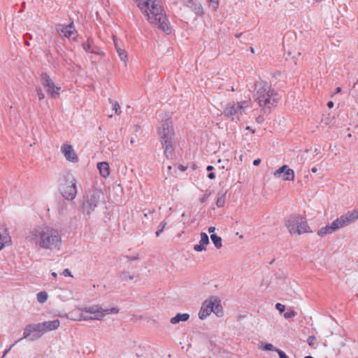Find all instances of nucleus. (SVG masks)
I'll return each instance as SVG.
<instances>
[{
  "mask_svg": "<svg viewBox=\"0 0 358 358\" xmlns=\"http://www.w3.org/2000/svg\"><path fill=\"white\" fill-rule=\"evenodd\" d=\"M26 238L36 246L49 250L59 249L62 244V238L59 231L53 227L45 225L31 229Z\"/></svg>",
  "mask_w": 358,
  "mask_h": 358,
  "instance_id": "f257e3e1",
  "label": "nucleus"
},
{
  "mask_svg": "<svg viewBox=\"0 0 358 358\" xmlns=\"http://www.w3.org/2000/svg\"><path fill=\"white\" fill-rule=\"evenodd\" d=\"M148 21L166 34L171 28L166 15L159 0H134Z\"/></svg>",
  "mask_w": 358,
  "mask_h": 358,
  "instance_id": "f03ea898",
  "label": "nucleus"
},
{
  "mask_svg": "<svg viewBox=\"0 0 358 358\" xmlns=\"http://www.w3.org/2000/svg\"><path fill=\"white\" fill-rule=\"evenodd\" d=\"M254 97L265 113H271L272 108L278 105L280 99L278 92L269 83L264 80L255 83Z\"/></svg>",
  "mask_w": 358,
  "mask_h": 358,
  "instance_id": "7ed1b4c3",
  "label": "nucleus"
},
{
  "mask_svg": "<svg viewBox=\"0 0 358 358\" xmlns=\"http://www.w3.org/2000/svg\"><path fill=\"white\" fill-rule=\"evenodd\" d=\"M79 315L71 317L74 321L103 320L108 315H116L120 309L117 306L103 308L99 304H93L78 308Z\"/></svg>",
  "mask_w": 358,
  "mask_h": 358,
  "instance_id": "20e7f679",
  "label": "nucleus"
},
{
  "mask_svg": "<svg viewBox=\"0 0 358 358\" xmlns=\"http://www.w3.org/2000/svg\"><path fill=\"white\" fill-rule=\"evenodd\" d=\"M158 133L162 147L164 149V154L167 159H170L172 157L173 150L176 146L173 122L171 119H166L162 121Z\"/></svg>",
  "mask_w": 358,
  "mask_h": 358,
  "instance_id": "39448f33",
  "label": "nucleus"
},
{
  "mask_svg": "<svg viewBox=\"0 0 358 358\" xmlns=\"http://www.w3.org/2000/svg\"><path fill=\"white\" fill-rule=\"evenodd\" d=\"M285 226L291 235H301L312 233L306 220L300 215H291L285 222Z\"/></svg>",
  "mask_w": 358,
  "mask_h": 358,
  "instance_id": "423d86ee",
  "label": "nucleus"
},
{
  "mask_svg": "<svg viewBox=\"0 0 358 358\" xmlns=\"http://www.w3.org/2000/svg\"><path fill=\"white\" fill-rule=\"evenodd\" d=\"M250 100H245L239 102H229L224 109V115L234 121L240 120L245 113V110L250 107Z\"/></svg>",
  "mask_w": 358,
  "mask_h": 358,
  "instance_id": "0eeeda50",
  "label": "nucleus"
},
{
  "mask_svg": "<svg viewBox=\"0 0 358 358\" xmlns=\"http://www.w3.org/2000/svg\"><path fill=\"white\" fill-rule=\"evenodd\" d=\"M102 196L101 192L99 189L87 193L81 203L82 213L90 216L98 206Z\"/></svg>",
  "mask_w": 358,
  "mask_h": 358,
  "instance_id": "6e6552de",
  "label": "nucleus"
},
{
  "mask_svg": "<svg viewBox=\"0 0 358 358\" xmlns=\"http://www.w3.org/2000/svg\"><path fill=\"white\" fill-rule=\"evenodd\" d=\"M211 313H213L217 317H222L224 315L220 300L216 297H210L203 303L199 312V317L201 320H204L210 315Z\"/></svg>",
  "mask_w": 358,
  "mask_h": 358,
  "instance_id": "1a4fd4ad",
  "label": "nucleus"
},
{
  "mask_svg": "<svg viewBox=\"0 0 358 358\" xmlns=\"http://www.w3.org/2000/svg\"><path fill=\"white\" fill-rule=\"evenodd\" d=\"M45 334L44 332V330L42 327V325L41 323L38 324H31L27 325L23 331V338H20L18 341H17L14 344H13L10 348L6 350L4 353V355L10 350L11 348H13L15 343L20 341L23 338H28L29 340L31 341H36L39 339L42 336Z\"/></svg>",
  "mask_w": 358,
  "mask_h": 358,
  "instance_id": "9d476101",
  "label": "nucleus"
},
{
  "mask_svg": "<svg viewBox=\"0 0 358 358\" xmlns=\"http://www.w3.org/2000/svg\"><path fill=\"white\" fill-rule=\"evenodd\" d=\"M77 182V180L74 177L70 176L66 180L65 183L62 185L60 191L66 199L71 201L76 198Z\"/></svg>",
  "mask_w": 358,
  "mask_h": 358,
  "instance_id": "9b49d317",
  "label": "nucleus"
},
{
  "mask_svg": "<svg viewBox=\"0 0 358 358\" xmlns=\"http://www.w3.org/2000/svg\"><path fill=\"white\" fill-rule=\"evenodd\" d=\"M41 83L51 98L56 99L59 97L60 87L55 85V83L46 73L42 74Z\"/></svg>",
  "mask_w": 358,
  "mask_h": 358,
  "instance_id": "f8f14e48",
  "label": "nucleus"
},
{
  "mask_svg": "<svg viewBox=\"0 0 358 358\" xmlns=\"http://www.w3.org/2000/svg\"><path fill=\"white\" fill-rule=\"evenodd\" d=\"M358 220V209L347 211L345 214L336 218L341 229L348 227Z\"/></svg>",
  "mask_w": 358,
  "mask_h": 358,
  "instance_id": "ddd939ff",
  "label": "nucleus"
},
{
  "mask_svg": "<svg viewBox=\"0 0 358 358\" xmlns=\"http://www.w3.org/2000/svg\"><path fill=\"white\" fill-rule=\"evenodd\" d=\"M273 176L282 178L283 180L293 181L294 180V171L287 165H283L273 173Z\"/></svg>",
  "mask_w": 358,
  "mask_h": 358,
  "instance_id": "4468645a",
  "label": "nucleus"
},
{
  "mask_svg": "<svg viewBox=\"0 0 358 358\" xmlns=\"http://www.w3.org/2000/svg\"><path fill=\"white\" fill-rule=\"evenodd\" d=\"M57 31L59 33V34L62 37L71 38L74 41L76 39L77 31L73 23L69 24L66 26L59 24L57 26Z\"/></svg>",
  "mask_w": 358,
  "mask_h": 358,
  "instance_id": "2eb2a0df",
  "label": "nucleus"
},
{
  "mask_svg": "<svg viewBox=\"0 0 358 358\" xmlns=\"http://www.w3.org/2000/svg\"><path fill=\"white\" fill-rule=\"evenodd\" d=\"M61 152L67 161L73 163H76L78 162V155L71 145H62L61 147Z\"/></svg>",
  "mask_w": 358,
  "mask_h": 358,
  "instance_id": "dca6fc26",
  "label": "nucleus"
},
{
  "mask_svg": "<svg viewBox=\"0 0 358 358\" xmlns=\"http://www.w3.org/2000/svg\"><path fill=\"white\" fill-rule=\"evenodd\" d=\"M339 229H341V227L336 219L330 224H327L325 227H322L319 229L317 231V234L320 237H324V236L331 234Z\"/></svg>",
  "mask_w": 358,
  "mask_h": 358,
  "instance_id": "f3484780",
  "label": "nucleus"
},
{
  "mask_svg": "<svg viewBox=\"0 0 358 358\" xmlns=\"http://www.w3.org/2000/svg\"><path fill=\"white\" fill-rule=\"evenodd\" d=\"M201 239L198 244L194 245V250L196 252L205 251L206 246L209 244V238L205 232L200 234Z\"/></svg>",
  "mask_w": 358,
  "mask_h": 358,
  "instance_id": "a211bd4d",
  "label": "nucleus"
},
{
  "mask_svg": "<svg viewBox=\"0 0 358 358\" xmlns=\"http://www.w3.org/2000/svg\"><path fill=\"white\" fill-rule=\"evenodd\" d=\"M11 243V238L8 230L5 228H0V250L8 246Z\"/></svg>",
  "mask_w": 358,
  "mask_h": 358,
  "instance_id": "6ab92c4d",
  "label": "nucleus"
},
{
  "mask_svg": "<svg viewBox=\"0 0 358 358\" xmlns=\"http://www.w3.org/2000/svg\"><path fill=\"white\" fill-rule=\"evenodd\" d=\"M41 324L42 325L44 332L46 333L48 331L57 329L60 325V322L59 320H54L52 321L41 322Z\"/></svg>",
  "mask_w": 358,
  "mask_h": 358,
  "instance_id": "aec40b11",
  "label": "nucleus"
},
{
  "mask_svg": "<svg viewBox=\"0 0 358 358\" xmlns=\"http://www.w3.org/2000/svg\"><path fill=\"white\" fill-rule=\"evenodd\" d=\"M97 169L101 177L106 178L110 174V167L107 162H102L97 164Z\"/></svg>",
  "mask_w": 358,
  "mask_h": 358,
  "instance_id": "412c9836",
  "label": "nucleus"
},
{
  "mask_svg": "<svg viewBox=\"0 0 358 358\" xmlns=\"http://www.w3.org/2000/svg\"><path fill=\"white\" fill-rule=\"evenodd\" d=\"M114 44H115V49H116V51L119 55V57L120 59H121V61L124 62V65L127 66V61H128V55H127V52H126L125 50L121 48L115 38L114 37Z\"/></svg>",
  "mask_w": 358,
  "mask_h": 358,
  "instance_id": "4be33fe9",
  "label": "nucleus"
},
{
  "mask_svg": "<svg viewBox=\"0 0 358 358\" xmlns=\"http://www.w3.org/2000/svg\"><path fill=\"white\" fill-rule=\"evenodd\" d=\"M189 318V315L188 313H178L175 317L171 319V323L176 324L180 322H185L188 320Z\"/></svg>",
  "mask_w": 358,
  "mask_h": 358,
  "instance_id": "5701e85b",
  "label": "nucleus"
},
{
  "mask_svg": "<svg viewBox=\"0 0 358 358\" xmlns=\"http://www.w3.org/2000/svg\"><path fill=\"white\" fill-rule=\"evenodd\" d=\"M225 197H226V192H220L217 194V199L216 201V206L218 208H221L224 205L225 202Z\"/></svg>",
  "mask_w": 358,
  "mask_h": 358,
  "instance_id": "b1692460",
  "label": "nucleus"
},
{
  "mask_svg": "<svg viewBox=\"0 0 358 358\" xmlns=\"http://www.w3.org/2000/svg\"><path fill=\"white\" fill-rule=\"evenodd\" d=\"M120 278L122 282H128L134 279V275L129 271H123L120 275Z\"/></svg>",
  "mask_w": 358,
  "mask_h": 358,
  "instance_id": "393cba45",
  "label": "nucleus"
},
{
  "mask_svg": "<svg viewBox=\"0 0 358 358\" xmlns=\"http://www.w3.org/2000/svg\"><path fill=\"white\" fill-rule=\"evenodd\" d=\"M210 238L217 249H220L222 247V238L217 236L216 234H211Z\"/></svg>",
  "mask_w": 358,
  "mask_h": 358,
  "instance_id": "a878e982",
  "label": "nucleus"
},
{
  "mask_svg": "<svg viewBox=\"0 0 358 358\" xmlns=\"http://www.w3.org/2000/svg\"><path fill=\"white\" fill-rule=\"evenodd\" d=\"M83 48L87 52H95V46L92 45V41L90 39L83 44Z\"/></svg>",
  "mask_w": 358,
  "mask_h": 358,
  "instance_id": "bb28decb",
  "label": "nucleus"
},
{
  "mask_svg": "<svg viewBox=\"0 0 358 358\" xmlns=\"http://www.w3.org/2000/svg\"><path fill=\"white\" fill-rule=\"evenodd\" d=\"M48 295L46 292H40L36 294L37 301L40 303H45L48 299Z\"/></svg>",
  "mask_w": 358,
  "mask_h": 358,
  "instance_id": "cd10ccee",
  "label": "nucleus"
},
{
  "mask_svg": "<svg viewBox=\"0 0 358 358\" xmlns=\"http://www.w3.org/2000/svg\"><path fill=\"white\" fill-rule=\"evenodd\" d=\"M192 9L198 15L202 16L204 14L203 6L200 3H193Z\"/></svg>",
  "mask_w": 358,
  "mask_h": 358,
  "instance_id": "c85d7f7f",
  "label": "nucleus"
},
{
  "mask_svg": "<svg viewBox=\"0 0 358 358\" xmlns=\"http://www.w3.org/2000/svg\"><path fill=\"white\" fill-rule=\"evenodd\" d=\"M208 6L213 10L217 11L219 5H220V1L219 0H208Z\"/></svg>",
  "mask_w": 358,
  "mask_h": 358,
  "instance_id": "c756f323",
  "label": "nucleus"
},
{
  "mask_svg": "<svg viewBox=\"0 0 358 358\" xmlns=\"http://www.w3.org/2000/svg\"><path fill=\"white\" fill-rule=\"evenodd\" d=\"M260 348L262 350H266V351H275V352H276V350H278V348H275L271 343H262Z\"/></svg>",
  "mask_w": 358,
  "mask_h": 358,
  "instance_id": "7c9ffc66",
  "label": "nucleus"
},
{
  "mask_svg": "<svg viewBox=\"0 0 358 358\" xmlns=\"http://www.w3.org/2000/svg\"><path fill=\"white\" fill-rule=\"evenodd\" d=\"M167 224V222L166 220L162 221L158 226V229L155 232L157 236H159L164 230Z\"/></svg>",
  "mask_w": 358,
  "mask_h": 358,
  "instance_id": "2f4dec72",
  "label": "nucleus"
},
{
  "mask_svg": "<svg viewBox=\"0 0 358 358\" xmlns=\"http://www.w3.org/2000/svg\"><path fill=\"white\" fill-rule=\"evenodd\" d=\"M296 315V313L293 309H289L285 314L284 317L289 319Z\"/></svg>",
  "mask_w": 358,
  "mask_h": 358,
  "instance_id": "473e14b6",
  "label": "nucleus"
},
{
  "mask_svg": "<svg viewBox=\"0 0 358 358\" xmlns=\"http://www.w3.org/2000/svg\"><path fill=\"white\" fill-rule=\"evenodd\" d=\"M113 110L115 111V114H117V115L120 114V113H121L120 106L117 101H115L113 103Z\"/></svg>",
  "mask_w": 358,
  "mask_h": 358,
  "instance_id": "72a5a7b5",
  "label": "nucleus"
},
{
  "mask_svg": "<svg viewBox=\"0 0 358 358\" xmlns=\"http://www.w3.org/2000/svg\"><path fill=\"white\" fill-rule=\"evenodd\" d=\"M36 92L37 96L40 100H42L44 99L45 96H44V94L41 87H36Z\"/></svg>",
  "mask_w": 358,
  "mask_h": 358,
  "instance_id": "f704fd0d",
  "label": "nucleus"
},
{
  "mask_svg": "<svg viewBox=\"0 0 358 358\" xmlns=\"http://www.w3.org/2000/svg\"><path fill=\"white\" fill-rule=\"evenodd\" d=\"M275 308L280 312V313H283L285 310V306L280 303H277L275 304Z\"/></svg>",
  "mask_w": 358,
  "mask_h": 358,
  "instance_id": "c9c22d12",
  "label": "nucleus"
},
{
  "mask_svg": "<svg viewBox=\"0 0 358 358\" xmlns=\"http://www.w3.org/2000/svg\"><path fill=\"white\" fill-rule=\"evenodd\" d=\"M276 352L279 355L280 358H288L286 354L279 349L276 350Z\"/></svg>",
  "mask_w": 358,
  "mask_h": 358,
  "instance_id": "e433bc0d",
  "label": "nucleus"
},
{
  "mask_svg": "<svg viewBox=\"0 0 358 358\" xmlns=\"http://www.w3.org/2000/svg\"><path fill=\"white\" fill-rule=\"evenodd\" d=\"M62 275H64L65 277H67V276L72 277L71 273L68 268H66L63 271Z\"/></svg>",
  "mask_w": 358,
  "mask_h": 358,
  "instance_id": "4c0bfd02",
  "label": "nucleus"
},
{
  "mask_svg": "<svg viewBox=\"0 0 358 358\" xmlns=\"http://www.w3.org/2000/svg\"><path fill=\"white\" fill-rule=\"evenodd\" d=\"M155 210L152 209V210H150L148 213H144V217L146 218V219H149L150 218V215L151 214H152L154 213Z\"/></svg>",
  "mask_w": 358,
  "mask_h": 358,
  "instance_id": "58836bf2",
  "label": "nucleus"
},
{
  "mask_svg": "<svg viewBox=\"0 0 358 358\" xmlns=\"http://www.w3.org/2000/svg\"><path fill=\"white\" fill-rule=\"evenodd\" d=\"M315 340V337L314 336H309L308 338V342L309 345H313V341Z\"/></svg>",
  "mask_w": 358,
  "mask_h": 358,
  "instance_id": "ea45409f",
  "label": "nucleus"
},
{
  "mask_svg": "<svg viewBox=\"0 0 358 358\" xmlns=\"http://www.w3.org/2000/svg\"><path fill=\"white\" fill-rule=\"evenodd\" d=\"M92 53H94L96 55H103V52L97 47H95V52H92Z\"/></svg>",
  "mask_w": 358,
  "mask_h": 358,
  "instance_id": "a19ab883",
  "label": "nucleus"
},
{
  "mask_svg": "<svg viewBox=\"0 0 358 358\" xmlns=\"http://www.w3.org/2000/svg\"><path fill=\"white\" fill-rule=\"evenodd\" d=\"M215 231V227H210L208 228V231L209 234H210V235L211 234H214Z\"/></svg>",
  "mask_w": 358,
  "mask_h": 358,
  "instance_id": "79ce46f5",
  "label": "nucleus"
},
{
  "mask_svg": "<svg viewBox=\"0 0 358 358\" xmlns=\"http://www.w3.org/2000/svg\"><path fill=\"white\" fill-rule=\"evenodd\" d=\"M261 162V159H255L253 161V165L254 166H258Z\"/></svg>",
  "mask_w": 358,
  "mask_h": 358,
  "instance_id": "37998d69",
  "label": "nucleus"
},
{
  "mask_svg": "<svg viewBox=\"0 0 358 358\" xmlns=\"http://www.w3.org/2000/svg\"><path fill=\"white\" fill-rule=\"evenodd\" d=\"M208 177L210 178V179H214L215 176L213 173H210L208 176Z\"/></svg>",
  "mask_w": 358,
  "mask_h": 358,
  "instance_id": "c03bdc74",
  "label": "nucleus"
},
{
  "mask_svg": "<svg viewBox=\"0 0 358 358\" xmlns=\"http://www.w3.org/2000/svg\"><path fill=\"white\" fill-rule=\"evenodd\" d=\"M327 106L329 108H332L334 106V103L332 101H329Z\"/></svg>",
  "mask_w": 358,
  "mask_h": 358,
  "instance_id": "a18cd8bd",
  "label": "nucleus"
},
{
  "mask_svg": "<svg viewBox=\"0 0 358 358\" xmlns=\"http://www.w3.org/2000/svg\"><path fill=\"white\" fill-rule=\"evenodd\" d=\"M207 171H212L213 169V166H208L207 168H206Z\"/></svg>",
  "mask_w": 358,
  "mask_h": 358,
  "instance_id": "49530a36",
  "label": "nucleus"
},
{
  "mask_svg": "<svg viewBox=\"0 0 358 358\" xmlns=\"http://www.w3.org/2000/svg\"><path fill=\"white\" fill-rule=\"evenodd\" d=\"M311 171H312L313 173H316V172L317 171V168H315V167H313V168H312V169H311Z\"/></svg>",
  "mask_w": 358,
  "mask_h": 358,
  "instance_id": "de8ad7c7",
  "label": "nucleus"
},
{
  "mask_svg": "<svg viewBox=\"0 0 358 358\" xmlns=\"http://www.w3.org/2000/svg\"><path fill=\"white\" fill-rule=\"evenodd\" d=\"M179 168H180V169L181 171H183L186 170V168H185V167H184L183 166H180Z\"/></svg>",
  "mask_w": 358,
  "mask_h": 358,
  "instance_id": "09e8293b",
  "label": "nucleus"
},
{
  "mask_svg": "<svg viewBox=\"0 0 358 358\" xmlns=\"http://www.w3.org/2000/svg\"><path fill=\"white\" fill-rule=\"evenodd\" d=\"M341 87H337V88L336 89V93H338V92H341Z\"/></svg>",
  "mask_w": 358,
  "mask_h": 358,
  "instance_id": "8fccbe9b",
  "label": "nucleus"
},
{
  "mask_svg": "<svg viewBox=\"0 0 358 358\" xmlns=\"http://www.w3.org/2000/svg\"><path fill=\"white\" fill-rule=\"evenodd\" d=\"M52 277H54V278H56V277L57 276V273H55V272H52Z\"/></svg>",
  "mask_w": 358,
  "mask_h": 358,
  "instance_id": "3c124183",
  "label": "nucleus"
},
{
  "mask_svg": "<svg viewBox=\"0 0 358 358\" xmlns=\"http://www.w3.org/2000/svg\"><path fill=\"white\" fill-rule=\"evenodd\" d=\"M134 142H135V140L134 138H131L130 141L131 144L134 143Z\"/></svg>",
  "mask_w": 358,
  "mask_h": 358,
  "instance_id": "603ef678",
  "label": "nucleus"
},
{
  "mask_svg": "<svg viewBox=\"0 0 358 358\" xmlns=\"http://www.w3.org/2000/svg\"><path fill=\"white\" fill-rule=\"evenodd\" d=\"M222 159H218L217 161V163H219L220 164H222Z\"/></svg>",
  "mask_w": 358,
  "mask_h": 358,
  "instance_id": "864d4df0",
  "label": "nucleus"
},
{
  "mask_svg": "<svg viewBox=\"0 0 358 358\" xmlns=\"http://www.w3.org/2000/svg\"><path fill=\"white\" fill-rule=\"evenodd\" d=\"M245 129L247 130H251V127L250 126L246 127Z\"/></svg>",
  "mask_w": 358,
  "mask_h": 358,
  "instance_id": "5fc2aeb1",
  "label": "nucleus"
},
{
  "mask_svg": "<svg viewBox=\"0 0 358 358\" xmlns=\"http://www.w3.org/2000/svg\"><path fill=\"white\" fill-rule=\"evenodd\" d=\"M305 358H313V357L311 356H306V357H305Z\"/></svg>",
  "mask_w": 358,
  "mask_h": 358,
  "instance_id": "6e6d98bb",
  "label": "nucleus"
},
{
  "mask_svg": "<svg viewBox=\"0 0 358 358\" xmlns=\"http://www.w3.org/2000/svg\"><path fill=\"white\" fill-rule=\"evenodd\" d=\"M322 1V0H315V1H317V2H320V1Z\"/></svg>",
  "mask_w": 358,
  "mask_h": 358,
  "instance_id": "4d7b16f0",
  "label": "nucleus"
},
{
  "mask_svg": "<svg viewBox=\"0 0 358 358\" xmlns=\"http://www.w3.org/2000/svg\"><path fill=\"white\" fill-rule=\"evenodd\" d=\"M168 169L170 170L171 169V166H168Z\"/></svg>",
  "mask_w": 358,
  "mask_h": 358,
  "instance_id": "13d9d810",
  "label": "nucleus"
},
{
  "mask_svg": "<svg viewBox=\"0 0 358 358\" xmlns=\"http://www.w3.org/2000/svg\"><path fill=\"white\" fill-rule=\"evenodd\" d=\"M351 136H352L351 134H349L348 137H351Z\"/></svg>",
  "mask_w": 358,
  "mask_h": 358,
  "instance_id": "bf43d9fd",
  "label": "nucleus"
},
{
  "mask_svg": "<svg viewBox=\"0 0 358 358\" xmlns=\"http://www.w3.org/2000/svg\"><path fill=\"white\" fill-rule=\"evenodd\" d=\"M222 169H224V164H223V165H222Z\"/></svg>",
  "mask_w": 358,
  "mask_h": 358,
  "instance_id": "052dcab7",
  "label": "nucleus"
},
{
  "mask_svg": "<svg viewBox=\"0 0 358 358\" xmlns=\"http://www.w3.org/2000/svg\"><path fill=\"white\" fill-rule=\"evenodd\" d=\"M185 213L182 214V217H185Z\"/></svg>",
  "mask_w": 358,
  "mask_h": 358,
  "instance_id": "680f3d73",
  "label": "nucleus"
},
{
  "mask_svg": "<svg viewBox=\"0 0 358 358\" xmlns=\"http://www.w3.org/2000/svg\"><path fill=\"white\" fill-rule=\"evenodd\" d=\"M357 127H358V124H357Z\"/></svg>",
  "mask_w": 358,
  "mask_h": 358,
  "instance_id": "e2e57ef3",
  "label": "nucleus"
}]
</instances>
